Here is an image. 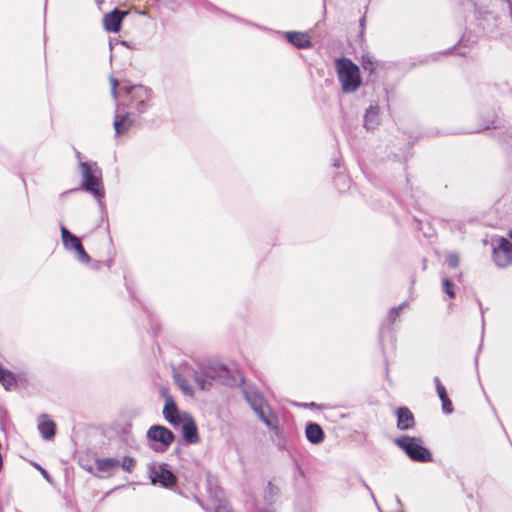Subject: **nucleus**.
<instances>
[{
    "instance_id": "f257e3e1",
    "label": "nucleus",
    "mask_w": 512,
    "mask_h": 512,
    "mask_svg": "<svg viewBox=\"0 0 512 512\" xmlns=\"http://www.w3.org/2000/svg\"><path fill=\"white\" fill-rule=\"evenodd\" d=\"M335 68L344 93L355 92L361 86L359 67L351 59L337 58Z\"/></svg>"
},
{
    "instance_id": "f03ea898",
    "label": "nucleus",
    "mask_w": 512,
    "mask_h": 512,
    "mask_svg": "<svg viewBox=\"0 0 512 512\" xmlns=\"http://www.w3.org/2000/svg\"><path fill=\"white\" fill-rule=\"evenodd\" d=\"M394 443L402 449L406 455L415 462H431V452L423 446L421 438L403 435L394 440Z\"/></svg>"
},
{
    "instance_id": "7ed1b4c3",
    "label": "nucleus",
    "mask_w": 512,
    "mask_h": 512,
    "mask_svg": "<svg viewBox=\"0 0 512 512\" xmlns=\"http://www.w3.org/2000/svg\"><path fill=\"white\" fill-rule=\"evenodd\" d=\"M129 97L130 101L128 106L135 110L137 113H144L149 107L151 100V90L143 85H128L123 83L121 86Z\"/></svg>"
},
{
    "instance_id": "20e7f679",
    "label": "nucleus",
    "mask_w": 512,
    "mask_h": 512,
    "mask_svg": "<svg viewBox=\"0 0 512 512\" xmlns=\"http://www.w3.org/2000/svg\"><path fill=\"white\" fill-rule=\"evenodd\" d=\"M82 175H83V181H82V187L91 192L96 197H101L104 194L103 186L101 184L100 176H98L95 171L92 170L91 166L83 162L80 164Z\"/></svg>"
},
{
    "instance_id": "39448f33",
    "label": "nucleus",
    "mask_w": 512,
    "mask_h": 512,
    "mask_svg": "<svg viewBox=\"0 0 512 512\" xmlns=\"http://www.w3.org/2000/svg\"><path fill=\"white\" fill-rule=\"evenodd\" d=\"M492 256L497 266H509L512 263V242L505 237L496 239Z\"/></svg>"
},
{
    "instance_id": "423d86ee",
    "label": "nucleus",
    "mask_w": 512,
    "mask_h": 512,
    "mask_svg": "<svg viewBox=\"0 0 512 512\" xmlns=\"http://www.w3.org/2000/svg\"><path fill=\"white\" fill-rule=\"evenodd\" d=\"M149 477L153 484H160L165 488H172L177 483V477L166 468L165 464L152 466L149 470Z\"/></svg>"
},
{
    "instance_id": "0eeeda50",
    "label": "nucleus",
    "mask_w": 512,
    "mask_h": 512,
    "mask_svg": "<svg viewBox=\"0 0 512 512\" xmlns=\"http://www.w3.org/2000/svg\"><path fill=\"white\" fill-rule=\"evenodd\" d=\"M147 437L155 442L161 443L165 448L170 446L175 436L171 430L161 425H153L147 431Z\"/></svg>"
},
{
    "instance_id": "6e6552de",
    "label": "nucleus",
    "mask_w": 512,
    "mask_h": 512,
    "mask_svg": "<svg viewBox=\"0 0 512 512\" xmlns=\"http://www.w3.org/2000/svg\"><path fill=\"white\" fill-rule=\"evenodd\" d=\"M182 435L189 444H195L199 441L198 429L194 419L187 413L182 414Z\"/></svg>"
},
{
    "instance_id": "1a4fd4ad",
    "label": "nucleus",
    "mask_w": 512,
    "mask_h": 512,
    "mask_svg": "<svg viewBox=\"0 0 512 512\" xmlns=\"http://www.w3.org/2000/svg\"><path fill=\"white\" fill-rule=\"evenodd\" d=\"M127 14V11H120L118 9H114L112 12L107 13L103 18V26L105 30L112 33L119 32L122 21Z\"/></svg>"
},
{
    "instance_id": "9d476101",
    "label": "nucleus",
    "mask_w": 512,
    "mask_h": 512,
    "mask_svg": "<svg viewBox=\"0 0 512 512\" xmlns=\"http://www.w3.org/2000/svg\"><path fill=\"white\" fill-rule=\"evenodd\" d=\"M163 415L164 418L174 426L179 425L181 423L182 415L178 410L176 402L171 396L165 397Z\"/></svg>"
},
{
    "instance_id": "9b49d317",
    "label": "nucleus",
    "mask_w": 512,
    "mask_h": 512,
    "mask_svg": "<svg viewBox=\"0 0 512 512\" xmlns=\"http://www.w3.org/2000/svg\"><path fill=\"white\" fill-rule=\"evenodd\" d=\"M396 417H397V428L399 430L404 431V430L412 429V428H414V426L416 424L415 417H414L413 413L406 406L399 407L396 410Z\"/></svg>"
},
{
    "instance_id": "f8f14e48",
    "label": "nucleus",
    "mask_w": 512,
    "mask_h": 512,
    "mask_svg": "<svg viewBox=\"0 0 512 512\" xmlns=\"http://www.w3.org/2000/svg\"><path fill=\"white\" fill-rule=\"evenodd\" d=\"M285 38L297 48L306 49L312 46L311 38L305 32H286Z\"/></svg>"
},
{
    "instance_id": "ddd939ff",
    "label": "nucleus",
    "mask_w": 512,
    "mask_h": 512,
    "mask_svg": "<svg viewBox=\"0 0 512 512\" xmlns=\"http://www.w3.org/2000/svg\"><path fill=\"white\" fill-rule=\"evenodd\" d=\"M134 119L129 113L123 115H116L113 122L114 130L116 135L125 134L133 126Z\"/></svg>"
},
{
    "instance_id": "4468645a",
    "label": "nucleus",
    "mask_w": 512,
    "mask_h": 512,
    "mask_svg": "<svg viewBox=\"0 0 512 512\" xmlns=\"http://www.w3.org/2000/svg\"><path fill=\"white\" fill-rule=\"evenodd\" d=\"M437 394L442 403V410L446 414L453 412V404L449 399L445 386L440 381L439 377H434Z\"/></svg>"
},
{
    "instance_id": "2eb2a0df",
    "label": "nucleus",
    "mask_w": 512,
    "mask_h": 512,
    "mask_svg": "<svg viewBox=\"0 0 512 512\" xmlns=\"http://www.w3.org/2000/svg\"><path fill=\"white\" fill-rule=\"evenodd\" d=\"M305 435L312 444H319L324 439V431L317 423H308L305 428Z\"/></svg>"
},
{
    "instance_id": "dca6fc26",
    "label": "nucleus",
    "mask_w": 512,
    "mask_h": 512,
    "mask_svg": "<svg viewBox=\"0 0 512 512\" xmlns=\"http://www.w3.org/2000/svg\"><path fill=\"white\" fill-rule=\"evenodd\" d=\"M61 237L65 248L76 250L81 245V240L72 234L66 227H61Z\"/></svg>"
},
{
    "instance_id": "f3484780",
    "label": "nucleus",
    "mask_w": 512,
    "mask_h": 512,
    "mask_svg": "<svg viewBox=\"0 0 512 512\" xmlns=\"http://www.w3.org/2000/svg\"><path fill=\"white\" fill-rule=\"evenodd\" d=\"M0 383L6 390H13L17 387V378L13 372L0 368Z\"/></svg>"
},
{
    "instance_id": "a211bd4d",
    "label": "nucleus",
    "mask_w": 512,
    "mask_h": 512,
    "mask_svg": "<svg viewBox=\"0 0 512 512\" xmlns=\"http://www.w3.org/2000/svg\"><path fill=\"white\" fill-rule=\"evenodd\" d=\"M96 469L99 472H110L120 465V461L115 458H99L95 461Z\"/></svg>"
},
{
    "instance_id": "6ab92c4d",
    "label": "nucleus",
    "mask_w": 512,
    "mask_h": 512,
    "mask_svg": "<svg viewBox=\"0 0 512 512\" xmlns=\"http://www.w3.org/2000/svg\"><path fill=\"white\" fill-rule=\"evenodd\" d=\"M38 429L44 439H51L56 432V425L51 420H45L38 425Z\"/></svg>"
},
{
    "instance_id": "aec40b11",
    "label": "nucleus",
    "mask_w": 512,
    "mask_h": 512,
    "mask_svg": "<svg viewBox=\"0 0 512 512\" xmlns=\"http://www.w3.org/2000/svg\"><path fill=\"white\" fill-rule=\"evenodd\" d=\"M214 379L212 374H206L205 376L199 375L197 372L194 373V380L201 390L209 389L211 386V380Z\"/></svg>"
},
{
    "instance_id": "412c9836",
    "label": "nucleus",
    "mask_w": 512,
    "mask_h": 512,
    "mask_svg": "<svg viewBox=\"0 0 512 512\" xmlns=\"http://www.w3.org/2000/svg\"><path fill=\"white\" fill-rule=\"evenodd\" d=\"M361 65L364 71H367L369 74H372L377 67L376 61L370 54H364L361 58Z\"/></svg>"
},
{
    "instance_id": "4be33fe9",
    "label": "nucleus",
    "mask_w": 512,
    "mask_h": 512,
    "mask_svg": "<svg viewBox=\"0 0 512 512\" xmlns=\"http://www.w3.org/2000/svg\"><path fill=\"white\" fill-rule=\"evenodd\" d=\"M122 469L128 473H131L136 465V460L133 457L125 456L120 462Z\"/></svg>"
},
{
    "instance_id": "5701e85b",
    "label": "nucleus",
    "mask_w": 512,
    "mask_h": 512,
    "mask_svg": "<svg viewBox=\"0 0 512 512\" xmlns=\"http://www.w3.org/2000/svg\"><path fill=\"white\" fill-rule=\"evenodd\" d=\"M444 292L450 297L455 298L454 284L448 278L442 280Z\"/></svg>"
},
{
    "instance_id": "b1692460",
    "label": "nucleus",
    "mask_w": 512,
    "mask_h": 512,
    "mask_svg": "<svg viewBox=\"0 0 512 512\" xmlns=\"http://www.w3.org/2000/svg\"><path fill=\"white\" fill-rule=\"evenodd\" d=\"M447 264L450 268H457L460 262L459 255L457 253H449L446 256Z\"/></svg>"
},
{
    "instance_id": "393cba45",
    "label": "nucleus",
    "mask_w": 512,
    "mask_h": 512,
    "mask_svg": "<svg viewBox=\"0 0 512 512\" xmlns=\"http://www.w3.org/2000/svg\"><path fill=\"white\" fill-rule=\"evenodd\" d=\"M74 251L77 253L78 258H79V260H80V261L85 262V263H88V262L90 261V256H89V255H88V253L85 251V249H84V247H83V245H82V244H81V245H79V246L77 247V249H76V250H74Z\"/></svg>"
},
{
    "instance_id": "a878e982",
    "label": "nucleus",
    "mask_w": 512,
    "mask_h": 512,
    "mask_svg": "<svg viewBox=\"0 0 512 512\" xmlns=\"http://www.w3.org/2000/svg\"><path fill=\"white\" fill-rule=\"evenodd\" d=\"M74 251L77 253L78 258H79V260H80V261L85 262V263H88V262L90 261V256H89V255H88V253L85 251V249H84V247H83V245H82V244H81V245H79V246L77 247V249H76V250H74Z\"/></svg>"
},
{
    "instance_id": "bb28decb",
    "label": "nucleus",
    "mask_w": 512,
    "mask_h": 512,
    "mask_svg": "<svg viewBox=\"0 0 512 512\" xmlns=\"http://www.w3.org/2000/svg\"><path fill=\"white\" fill-rule=\"evenodd\" d=\"M178 385L180 386V388L183 390V392L187 395H193V389L190 385H188V383L186 382V380L184 379H179L178 380Z\"/></svg>"
},
{
    "instance_id": "cd10ccee",
    "label": "nucleus",
    "mask_w": 512,
    "mask_h": 512,
    "mask_svg": "<svg viewBox=\"0 0 512 512\" xmlns=\"http://www.w3.org/2000/svg\"><path fill=\"white\" fill-rule=\"evenodd\" d=\"M110 85H111V94H112L114 99H117V97H118L117 88L119 86V83H118L117 79L111 77L110 78Z\"/></svg>"
},
{
    "instance_id": "c85d7f7f",
    "label": "nucleus",
    "mask_w": 512,
    "mask_h": 512,
    "mask_svg": "<svg viewBox=\"0 0 512 512\" xmlns=\"http://www.w3.org/2000/svg\"><path fill=\"white\" fill-rule=\"evenodd\" d=\"M374 118H377V112L372 109L368 110L365 115V125L368 126L369 123L374 122Z\"/></svg>"
},
{
    "instance_id": "c756f323",
    "label": "nucleus",
    "mask_w": 512,
    "mask_h": 512,
    "mask_svg": "<svg viewBox=\"0 0 512 512\" xmlns=\"http://www.w3.org/2000/svg\"><path fill=\"white\" fill-rule=\"evenodd\" d=\"M255 411L259 414L260 418L266 423L269 425V421L265 418L264 416V412L262 411V409L260 407H255L254 408Z\"/></svg>"
},
{
    "instance_id": "7c9ffc66",
    "label": "nucleus",
    "mask_w": 512,
    "mask_h": 512,
    "mask_svg": "<svg viewBox=\"0 0 512 512\" xmlns=\"http://www.w3.org/2000/svg\"><path fill=\"white\" fill-rule=\"evenodd\" d=\"M390 316L392 317V320L395 321V319L399 316V308H393L390 311Z\"/></svg>"
},
{
    "instance_id": "2f4dec72",
    "label": "nucleus",
    "mask_w": 512,
    "mask_h": 512,
    "mask_svg": "<svg viewBox=\"0 0 512 512\" xmlns=\"http://www.w3.org/2000/svg\"><path fill=\"white\" fill-rule=\"evenodd\" d=\"M215 512H233L231 509L226 506H219Z\"/></svg>"
},
{
    "instance_id": "473e14b6",
    "label": "nucleus",
    "mask_w": 512,
    "mask_h": 512,
    "mask_svg": "<svg viewBox=\"0 0 512 512\" xmlns=\"http://www.w3.org/2000/svg\"><path fill=\"white\" fill-rule=\"evenodd\" d=\"M508 236H509V239H508V240H510V241L512 242V230H511V231H509Z\"/></svg>"
}]
</instances>
